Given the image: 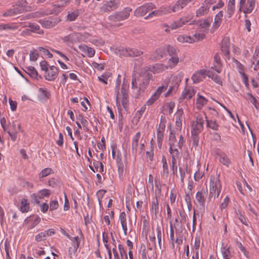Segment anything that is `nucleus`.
<instances>
[{"label": "nucleus", "instance_id": "nucleus-38", "mask_svg": "<svg viewBox=\"0 0 259 259\" xmlns=\"http://www.w3.org/2000/svg\"><path fill=\"white\" fill-rule=\"evenodd\" d=\"M25 70L26 72L30 75L32 77L36 78L38 75V73L35 68L33 66L27 67Z\"/></svg>", "mask_w": 259, "mask_h": 259}, {"label": "nucleus", "instance_id": "nucleus-48", "mask_svg": "<svg viewBox=\"0 0 259 259\" xmlns=\"http://www.w3.org/2000/svg\"><path fill=\"white\" fill-rule=\"evenodd\" d=\"M157 232V237L158 241V245L160 249L161 248V239H162V232L159 226H157L156 228Z\"/></svg>", "mask_w": 259, "mask_h": 259}, {"label": "nucleus", "instance_id": "nucleus-28", "mask_svg": "<svg viewBox=\"0 0 259 259\" xmlns=\"http://www.w3.org/2000/svg\"><path fill=\"white\" fill-rule=\"evenodd\" d=\"M223 17V11H220L214 18V21L213 24L212 28L217 29L222 23V18Z\"/></svg>", "mask_w": 259, "mask_h": 259}, {"label": "nucleus", "instance_id": "nucleus-40", "mask_svg": "<svg viewBox=\"0 0 259 259\" xmlns=\"http://www.w3.org/2000/svg\"><path fill=\"white\" fill-rule=\"evenodd\" d=\"M79 12L78 10L69 12L67 15V20L69 21H74L78 16Z\"/></svg>", "mask_w": 259, "mask_h": 259}, {"label": "nucleus", "instance_id": "nucleus-16", "mask_svg": "<svg viewBox=\"0 0 259 259\" xmlns=\"http://www.w3.org/2000/svg\"><path fill=\"white\" fill-rule=\"evenodd\" d=\"M58 74V69L54 66H52L50 69L46 71L45 78L48 80L53 81L56 78Z\"/></svg>", "mask_w": 259, "mask_h": 259}, {"label": "nucleus", "instance_id": "nucleus-10", "mask_svg": "<svg viewBox=\"0 0 259 259\" xmlns=\"http://www.w3.org/2000/svg\"><path fill=\"white\" fill-rule=\"evenodd\" d=\"M61 20L58 17L49 18L48 19L39 20V23L46 28H50L55 26Z\"/></svg>", "mask_w": 259, "mask_h": 259}, {"label": "nucleus", "instance_id": "nucleus-41", "mask_svg": "<svg viewBox=\"0 0 259 259\" xmlns=\"http://www.w3.org/2000/svg\"><path fill=\"white\" fill-rule=\"evenodd\" d=\"M166 51L170 57L178 56V53L179 52V50L171 46L167 47Z\"/></svg>", "mask_w": 259, "mask_h": 259}, {"label": "nucleus", "instance_id": "nucleus-9", "mask_svg": "<svg viewBox=\"0 0 259 259\" xmlns=\"http://www.w3.org/2000/svg\"><path fill=\"white\" fill-rule=\"evenodd\" d=\"M156 8L155 6L152 3H149L144 5L135 11V15L137 17H141L145 15L149 11Z\"/></svg>", "mask_w": 259, "mask_h": 259}, {"label": "nucleus", "instance_id": "nucleus-57", "mask_svg": "<svg viewBox=\"0 0 259 259\" xmlns=\"http://www.w3.org/2000/svg\"><path fill=\"white\" fill-rule=\"evenodd\" d=\"M38 57V54L36 50L31 51L30 53V60L32 61H35Z\"/></svg>", "mask_w": 259, "mask_h": 259}, {"label": "nucleus", "instance_id": "nucleus-56", "mask_svg": "<svg viewBox=\"0 0 259 259\" xmlns=\"http://www.w3.org/2000/svg\"><path fill=\"white\" fill-rule=\"evenodd\" d=\"M161 14H162V11H161L160 10L154 11H152L151 13H150L147 16L145 17V19H147L148 18H151L153 16H160Z\"/></svg>", "mask_w": 259, "mask_h": 259}, {"label": "nucleus", "instance_id": "nucleus-47", "mask_svg": "<svg viewBox=\"0 0 259 259\" xmlns=\"http://www.w3.org/2000/svg\"><path fill=\"white\" fill-rule=\"evenodd\" d=\"M46 232L45 231L41 232L35 236V240L37 242H40L46 240Z\"/></svg>", "mask_w": 259, "mask_h": 259}, {"label": "nucleus", "instance_id": "nucleus-36", "mask_svg": "<svg viewBox=\"0 0 259 259\" xmlns=\"http://www.w3.org/2000/svg\"><path fill=\"white\" fill-rule=\"evenodd\" d=\"M21 211L22 212H28L29 209V203L27 202V199L23 198L21 200Z\"/></svg>", "mask_w": 259, "mask_h": 259}, {"label": "nucleus", "instance_id": "nucleus-53", "mask_svg": "<svg viewBox=\"0 0 259 259\" xmlns=\"http://www.w3.org/2000/svg\"><path fill=\"white\" fill-rule=\"evenodd\" d=\"M120 80H119V81L117 80L116 81V87H115V90H116V104L117 105H118V104H119V85H120Z\"/></svg>", "mask_w": 259, "mask_h": 259}, {"label": "nucleus", "instance_id": "nucleus-50", "mask_svg": "<svg viewBox=\"0 0 259 259\" xmlns=\"http://www.w3.org/2000/svg\"><path fill=\"white\" fill-rule=\"evenodd\" d=\"M52 169L50 167L46 168L41 170L39 174V177L44 178L49 175L52 172Z\"/></svg>", "mask_w": 259, "mask_h": 259}, {"label": "nucleus", "instance_id": "nucleus-7", "mask_svg": "<svg viewBox=\"0 0 259 259\" xmlns=\"http://www.w3.org/2000/svg\"><path fill=\"white\" fill-rule=\"evenodd\" d=\"M215 2L212 0H205L202 3V6L197 10L196 12V16L198 17L207 14L211 5Z\"/></svg>", "mask_w": 259, "mask_h": 259}, {"label": "nucleus", "instance_id": "nucleus-8", "mask_svg": "<svg viewBox=\"0 0 259 259\" xmlns=\"http://www.w3.org/2000/svg\"><path fill=\"white\" fill-rule=\"evenodd\" d=\"M167 87L168 85L166 83L159 86L151 98L147 101L146 104L148 106H151L159 98L162 93L167 89Z\"/></svg>", "mask_w": 259, "mask_h": 259}, {"label": "nucleus", "instance_id": "nucleus-44", "mask_svg": "<svg viewBox=\"0 0 259 259\" xmlns=\"http://www.w3.org/2000/svg\"><path fill=\"white\" fill-rule=\"evenodd\" d=\"M162 162L163 163V175H165L166 177L168 176L169 174L168 166L166 162V159L164 156L162 157Z\"/></svg>", "mask_w": 259, "mask_h": 259}, {"label": "nucleus", "instance_id": "nucleus-6", "mask_svg": "<svg viewBox=\"0 0 259 259\" xmlns=\"http://www.w3.org/2000/svg\"><path fill=\"white\" fill-rule=\"evenodd\" d=\"M205 37L204 33H195L192 37L188 35H179L177 40L180 42H189L192 43L203 39Z\"/></svg>", "mask_w": 259, "mask_h": 259}, {"label": "nucleus", "instance_id": "nucleus-46", "mask_svg": "<svg viewBox=\"0 0 259 259\" xmlns=\"http://www.w3.org/2000/svg\"><path fill=\"white\" fill-rule=\"evenodd\" d=\"M118 248L120 252L121 259H127V254L123 246L121 244H119L118 245Z\"/></svg>", "mask_w": 259, "mask_h": 259}, {"label": "nucleus", "instance_id": "nucleus-55", "mask_svg": "<svg viewBox=\"0 0 259 259\" xmlns=\"http://www.w3.org/2000/svg\"><path fill=\"white\" fill-rule=\"evenodd\" d=\"M59 207V203L58 201L54 200L50 203V210L52 211L58 208Z\"/></svg>", "mask_w": 259, "mask_h": 259}, {"label": "nucleus", "instance_id": "nucleus-30", "mask_svg": "<svg viewBox=\"0 0 259 259\" xmlns=\"http://www.w3.org/2000/svg\"><path fill=\"white\" fill-rule=\"evenodd\" d=\"M254 6L255 0H247L243 13L245 14L250 13L253 10Z\"/></svg>", "mask_w": 259, "mask_h": 259}, {"label": "nucleus", "instance_id": "nucleus-39", "mask_svg": "<svg viewBox=\"0 0 259 259\" xmlns=\"http://www.w3.org/2000/svg\"><path fill=\"white\" fill-rule=\"evenodd\" d=\"M247 95L248 96V99L249 101L253 104L256 109H258L259 102H257L256 99L251 93H247Z\"/></svg>", "mask_w": 259, "mask_h": 259}, {"label": "nucleus", "instance_id": "nucleus-33", "mask_svg": "<svg viewBox=\"0 0 259 259\" xmlns=\"http://www.w3.org/2000/svg\"><path fill=\"white\" fill-rule=\"evenodd\" d=\"M143 54L142 51L137 49H128V57H135L140 56Z\"/></svg>", "mask_w": 259, "mask_h": 259}, {"label": "nucleus", "instance_id": "nucleus-37", "mask_svg": "<svg viewBox=\"0 0 259 259\" xmlns=\"http://www.w3.org/2000/svg\"><path fill=\"white\" fill-rule=\"evenodd\" d=\"M169 151L171 154V162H177L180 155L179 150L178 149L172 150L171 148H169Z\"/></svg>", "mask_w": 259, "mask_h": 259}, {"label": "nucleus", "instance_id": "nucleus-52", "mask_svg": "<svg viewBox=\"0 0 259 259\" xmlns=\"http://www.w3.org/2000/svg\"><path fill=\"white\" fill-rule=\"evenodd\" d=\"M39 197L42 198L44 197H48L50 195V191L48 189H44L39 191Z\"/></svg>", "mask_w": 259, "mask_h": 259}, {"label": "nucleus", "instance_id": "nucleus-49", "mask_svg": "<svg viewBox=\"0 0 259 259\" xmlns=\"http://www.w3.org/2000/svg\"><path fill=\"white\" fill-rule=\"evenodd\" d=\"M93 165L95 168L98 170L100 172H102L104 171V165L101 162L95 161L93 162Z\"/></svg>", "mask_w": 259, "mask_h": 259}, {"label": "nucleus", "instance_id": "nucleus-45", "mask_svg": "<svg viewBox=\"0 0 259 259\" xmlns=\"http://www.w3.org/2000/svg\"><path fill=\"white\" fill-rule=\"evenodd\" d=\"M206 122L207 127L215 131H217L218 130L219 125L215 121L206 120Z\"/></svg>", "mask_w": 259, "mask_h": 259}, {"label": "nucleus", "instance_id": "nucleus-29", "mask_svg": "<svg viewBox=\"0 0 259 259\" xmlns=\"http://www.w3.org/2000/svg\"><path fill=\"white\" fill-rule=\"evenodd\" d=\"M194 24L198 25L200 28L203 29V31L207 30L210 26L209 21L208 19L204 20L202 22L193 21V22L191 23L190 24Z\"/></svg>", "mask_w": 259, "mask_h": 259}, {"label": "nucleus", "instance_id": "nucleus-21", "mask_svg": "<svg viewBox=\"0 0 259 259\" xmlns=\"http://www.w3.org/2000/svg\"><path fill=\"white\" fill-rule=\"evenodd\" d=\"M195 94V91L191 87L185 88L182 95L180 98V100L187 99H190Z\"/></svg>", "mask_w": 259, "mask_h": 259}, {"label": "nucleus", "instance_id": "nucleus-61", "mask_svg": "<svg viewBox=\"0 0 259 259\" xmlns=\"http://www.w3.org/2000/svg\"><path fill=\"white\" fill-rule=\"evenodd\" d=\"M165 124L162 122L161 120L160 123H159V127L157 129V134H163L165 130Z\"/></svg>", "mask_w": 259, "mask_h": 259}, {"label": "nucleus", "instance_id": "nucleus-2", "mask_svg": "<svg viewBox=\"0 0 259 259\" xmlns=\"http://www.w3.org/2000/svg\"><path fill=\"white\" fill-rule=\"evenodd\" d=\"M141 138V133L138 132L133 137L132 141V153L133 155L136 156L137 153L141 154L144 151L145 141L141 139L139 143V140Z\"/></svg>", "mask_w": 259, "mask_h": 259}, {"label": "nucleus", "instance_id": "nucleus-62", "mask_svg": "<svg viewBox=\"0 0 259 259\" xmlns=\"http://www.w3.org/2000/svg\"><path fill=\"white\" fill-rule=\"evenodd\" d=\"M38 49L39 51L43 52L45 55L48 56L49 58H51L53 57L52 54H51L48 50L42 47H39Z\"/></svg>", "mask_w": 259, "mask_h": 259}, {"label": "nucleus", "instance_id": "nucleus-59", "mask_svg": "<svg viewBox=\"0 0 259 259\" xmlns=\"http://www.w3.org/2000/svg\"><path fill=\"white\" fill-rule=\"evenodd\" d=\"M157 144L159 148H161L163 140V134H157Z\"/></svg>", "mask_w": 259, "mask_h": 259}, {"label": "nucleus", "instance_id": "nucleus-11", "mask_svg": "<svg viewBox=\"0 0 259 259\" xmlns=\"http://www.w3.org/2000/svg\"><path fill=\"white\" fill-rule=\"evenodd\" d=\"M230 39L228 37H224L221 43V49L225 57L230 58Z\"/></svg>", "mask_w": 259, "mask_h": 259}, {"label": "nucleus", "instance_id": "nucleus-17", "mask_svg": "<svg viewBox=\"0 0 259 259\" xmlns=\"http://www.w3.org/2000/svg\"><path fill=\"white\" fill-rule=\"evenodd\" d=\"M192 0H179L173 6L168 8L169 12H175L183 9L187 4Z\"/></svg>", "mask_w": 259, "mask_h": 259}, {"label": "nucleus", "instance_id": "nucleus-13", "mask_svg": "<svg viewBox=\"0 0 259 259\" xmlns=\"http://www.w3.org/2000/svg\"><path fill=\"white\" fill-rule=\"evenodd\" d=\"M213 186L214 190L217 191V197L218 198L222 190V185L219 179V175L217 178L211 176L210 178V186Z\"/></svg>", "mask_w": 259, "mask_h": 259}, {"label": "nucleus", "instance_id": "nucleus-1", "mask_svg": "<svg viewBox=\"0 0 259 259\" xmlns=\"http://www.w3.org/2000/svg\"><path fill=\"white\" fill-rule=\"evenodd\" d=\"M150 80H153L152 74L147 70H142L137 77L133 76L132 89L137 94L143 93L149 85Z\"/></svg>", "mask_w": 259, "mask_h": 259}, {"label": "nucleus", "instance_id": "nucleus-22", "mask_svg": "<svg viewBox=\"0 0 259 259\" xmlns=\"http://www.w3.org/2000/svg\"><path fill=\"white\" fill-rule=\"evenodd\" d=\"M165 54V49L158 48L151 55L150 59L152 61H157L162 58Z\"/></svg>", "mask_w": 259, "mask_h": 259}, {"label": "nucleus", "instance_id": "nucleus-27", "mask_svg": "<svg viewBox=\"0 0 259 259\" xmlns=\"http://www.w3.org/2000/svg\"><path fill=\"white\" fill-rule=\"evenodd\" d=\"M80 50L87 54L89 57H92L95 55V51L91 47L86 45H81L79 47Z\"/></svg>", "mask_w": 259, "mask_h": 259}, {"label": "nucleus", "instance_id": "nucleus-34", "mask_svg": "<svg viewBox=\"0 0 259 259\" xmlns=\"http://www.w3.org/2000/svg\"><path fill=\"white\" fill-rule=\"evenodd\" d=\"M221 252L224 259H230L232 256L229 247L226 248V247H222Z\"/></svg>", "mask_w": 259, "mask_h": 259}, {"label": "nucleus", "instance_id": "nucleus-54", "mask_svg": "<svg viewBox=\"0 0 259 259\" xmlns=\"http://www.w3.org/2000/svg\"><path fill=\"white\" fill-rule=\"evenodd\" d=\"M152 208L154 209L155 214L158 213V202L156 197L152 202Z\"/></svg>", "mask_w": 259, "mask_h": 259}, {"label": "nucleus", "instance_id": "nucleus-23", "mask_svg": "<svg viewBox=\"0 0 259 259\" xmlns=\"http://www.w3.org/2000/svg\"><path fill=\"white\" fill-rule=\"evenodd\" d=\"M189 22V20L186 18H181L180 19L174 22L170 26L171 29H176L183 26L186 23Z\"/></svg>", "mask_w": 259, "mask_h": 259}, {"label": "nucleus", "instance_id": "nucleus-14", "mask_svg": "<svg viewBox=\"0 0 259 259\" xmlns=\"http://www.w3.org/2000/svg\"><path fill=\"white\" fill-rule=\"evenodd\" d=\"M215 154L219 157V161L221 163L229 167L231 162L226 153L218 149L215 151Z\"/></svg>", "mask_w": 259, "mask_h": 259}, {"label": "nucleus", "instance_id": "nucleus-58", "mask_svg": "<svg viewBox=\"0 0 259 259\" xmlns=\"http://www.w3.org/2000/svg\"><path fill=\"white\" fill-rule=\"evenodd\" d=\"M235 10V5H228L227 13L228 14L229 18H231L234 14Z\"/></svg>", "mask_w": 259, "mask_h": 259}, {"label": "nucleus", "instance_id": "nucleus-18", "mask_svg": "<svg viewBox=\"0 0 259 259\" xmlns=\"http://www.w3.org/2000/svg\"><path fill=\"white\" fill-rule=\"evenodd\" d=\"M183 115V109L182 108L178 109L176 113V129L177 131H181L182 130Z\"/></svg>", "mask_w": 259, "mask_h": 259}, {"label": "nucleus", "instance_id": "nucleus-26", "mask_svg": "<svg viewBox=\"0 0 259 259\" xmlns=\"http://www.w3.org/2000/svg\"><path fill=\"white\" fill-rule=\"evenodd\" d=\"M207 100L204 97L200 95L199 93L197 94V98L196 99V108L198 109H201L202 107L206 104Z\"/></svg>", "mask_w": 259, "mask_h": 259}, {"label": "nucleus", "instance_id": "nucleus-20", "mask_svg": "<svg viewBox=\"0 0 259 259\" xmlns=\"http://www.w3.org/2000/svg\"><path fill=\"white\" fill-rule=\"evenodd\" d=\"M167 69L168 67L166 65L158 63L149 67L148 71H150L154 74H156L163 72Z\"/></svg>", "mask_w": 259, "mask_h": 259}, {"label": "nucleus", "instance_id": "nucleus-15", "mask_svg": "<svg viewBox=\"0 0 259 259\" xmlns=\"http://www.w3.org/2000/svg\"><path fill=\"white\" fill-rule=\"evenodd\" d=\"M127 89L128 87L124 83H123L122 85V88L121 89L120 95L121 96L122 98V104L124 109H126L127 108L128 103V95L127 93Z\"/></svg>", "mask_w": 259, "mask_h": 259}, {"label": "nucleus", "instance_id": "nucleus-5", "mask_svg": "<svg viewBox=\"0 0 259 259\" xmlns=\"http://www.w3.org/2000/svg\"><path fill=\"white\" fill-rule=\"evenodd\" d=\"M206 116L204 115H198L196 118V123L193 125L191 131L192 134H198L203 129V125L206 120Z\"/></svg>", "mask_w": 259, "mask_h": 259}, {"label": "nucleus", "instance_id": "nucleus-19", "mask_svg": "<svg viewBox=\"0 0 259 259\" xmlns=\"http://www.w3.org/2000/svg\"><path fill=\"white\" fill-rule=\"evenodd\" d=\"M205 70L201 69L194 73L191 78L194 83H196L202 81L205 78Z\"/></svg>", "mask_w": 259, "mask_h": 259}, {"label": "nucleus", "instance_id": "nucleus-60", "mask_svg": "<svg viewBox=\"0 0 259 259\" xmlns=\"http://www.w3.org/2000/svg\"><path fill=\"white\" fill-rule=\"evenodd\" d=\"M179 214L181 217L180 222L181 224H184L187 221V214H186L185 211H180Z\"/></svg>", "mask_w": 259, "mask_h": 259}, {"label": "nucleus", "instance_id": "nucleus-63", "mask_svg": "<svg viewBox=\"0 0 259 259\" xmlns=\"http://www.w3.org/2000/svg\"><path fill=\"white\" fill-rule=\"evenodd\" d=\"M236 213L238 216L239 220L240 221V222L242 224H243L245 225H247L246 220H245V218L244 217V216L241 214V213L239 211H238V212L236 211Z\"/></svg>", "mask_w": 259, "mask_h": 259}, {"label": "nucleus", "instance_id": "nucleus-64", "mask_svg": "<svg viewBox=\"0 0 259 259\" xmlns=\"http://www.w3.org/2000/svg\"><path fill=\"white\" fill-rule=\"evenodd\" d=\"M39 92L42 94V95L46 98H49L50 96V94L48 92L45 88H39Z\"/></svg>", "mask_w": 259, "mask_h": 259}, {"label": "nucleus", "instance_id": "nucleus-42", "mask_svg": "<svg viewBox=\"0 0 259 259\" xmlns=\"http://www.w3.org/2000/svg\"><path fill=\"white\" fill-rule=\"evenodd\" d=\"M70 240H71L72 241H73V246L74 248V252H76L79 247V245L80 244V240L79 239L78 236H76L75 237H70Z\"/></svg>", "mask_w": 259, "mask_h": 259}, {"label": "nucleus", "instance_id": "nucleus-35", "mask_svg": "<svg viewBox=\"0 0 259 259\" xmlns=\"http://www.w3.org/2000/svg\"><path fill=\"white\" fill-rule=\"evenodd\" d=\"M18 28V26L13 24H0V31L4 30H15Z\"/></svg>", "mask_w": 259, "mask_h": 259}, {"label": "nucleus", "instance_id": "nucleus-4", "mask_svg": "<svg viewBox=\"0 0 259 259\" xmlns=\"http://www.w3.org/2000/svg\"><path fill=\"white\" fill-rule=\"evenodd\" d=\"M132 9L130 8H126L122 11L113 13L108 17V19L111 22H116L126 19L130 15V12Z\"/></svg>", "mask_w": 259, "mask_h": 259}, {"label": "nucleus", "instance_id": "nucleus-32", "mask_svg": "<svg viewBox=\"0 0 259 259\" xmlns=\"http://www.w3.org/2000/svg\"><path fill=\"white\" fill-rule=\"evenodd\" d=\"M13 129L10 128L8 133L13 141H15L17 137V132L16 130V124L14 121L12 123Z\"/></svg>", "mask_w": 259, "mask_h": 259}, {"label": "nucleus", "instance_id": "nucleus-31", "mask_svg": "<svg viewBox=\"0 0 259 259\" xmlns=\"http://www.w3.org/2000/svg\"><path fill=\"white\" fill-rule=\"evenodd\" d=\"M179 62V58L178 56L170 57L167 61V66L168 68H173Z\"/></svg>", "mask_w": 259, "mask_h": 259}, {"label": "nucleus", "instance_id": "nucleus-24", "mask_svg": "<svg viewBox=\"0 0 259 259\" xmlns=\"http://www.w3.org/2000/svg\"><path fill=\"white\" fill-rule=\"evenodd\" d=\"M119 220L121 223L122 228L123 230L124 235H127V227L126 221V214L124 211L120 213L119 215Z\"/></svg>", "mask_w": 259, "mask_h": 259}, {"label": "nucleus", "instance_id": "nucleus-3", "mask_svg": "<svg viewBox=\"0 0 259 259\" xmlns=\"http://www.w3.org/2000/svg\"><path fill=\"white\" fill-rule=\"evenodd\" d=\"M120 0H108L104 2L99 8L102 13H108L117 10L120 6Z\"/></svg>", "mask_w": 259, "mask_h": 259}, {"label": "nucleus", "instance_id": "nucleus-43", "mask_svg": "<svg viewBox=\"0 0 259 259\" xmlns=\"http://www.w3.org/2000/svg\"><path fill=\"white\" fill-rule=\"evenodd\" d=\"M115 52L117 55L125 57H128V49H123L122 48L116 49Z\"/></svg>", "mask_w": 259, "mask_h": 259}, {"label": "nucleus", "instance_id": "nucleus-51", "mask_svg": "<svg viewBox=\"0 0 259 259\" xmlns=\"http://www.w3.org/2000/svg\"><path fill=\"white\" fill-rule=\"evenodd\" d=\"M251 68H253L254 70H258L259 69V60L254 56L253 57Z\"/></svg>", "mask_w": 259, "mask_h": 259}, {"label": "nucleus", "instance_id": "nucleus-25", "mask_svg": "<svg viewBox=\"0 0 259 259\" xmlns=\"http://www.w3.org/2000/svg\"><path fill=\"white\" fill-rule=\"evenodd\" d=\"M25 27H28L30 29L31 32L37 33L39 34H42L44 33V30L40 29V26L34 23H29L27 25H26Z\"/></svg>", "mask_w": 259, "mask_h": 259}, {"label": "nucleus", "instance_id": "nucleus-12", "mask_svg": "<svg viewBox=\"0 0 259 259\" xmlns=\"http://www.w3.org/2000/svg\"><path fill=\"white\" fill-rule=\"evenodd\" d=\"M207 192V191L206 189H202L200 191L197 192L195 196V198L197 203L202 207H204L205 205Z\"/></svg>", "mask_w": 259, "mask_h": 259}]
</instances>
